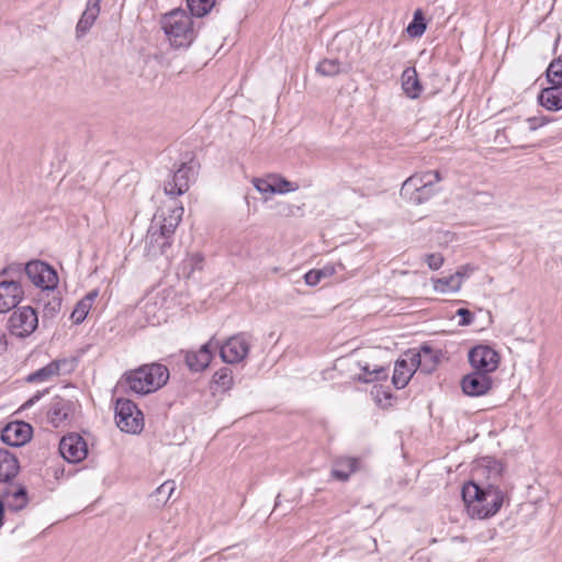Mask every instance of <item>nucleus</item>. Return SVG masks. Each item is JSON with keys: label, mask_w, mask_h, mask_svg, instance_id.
I'll list each match as a JSON object with an SVG mask.
<instances>
[{"label": "nucleus", "mask_w": 562, "mask_h": 562, "mask_svg": "<svg viewBox=\"0 0 562 562\" xmlns=\"http://www.w3.org/2000/svg\"><path fill=\"white\" fill-rule=\"evenodd\" d=\"M457 315L460 316V321H459L460 326H468L473 321V314L468 308H459L457 311Z\"/></svg>", "instance_id": "obj_47"}, {"label": "nucleus", "mask_w": 562, "mask_h": 562, "mask_svg": "<svg viewBox=\"0 0 562 562\" xmlns=\"http://www.w3.org/2000/svg\"><path fill=\"white\" fill-rule=\"evenodd\" d=\"M203 256L199 252L189 255L184 258L178 267V276L189 279L198 270L201 271L203 268Z\"/></svg>", "instance_id": "obj_28"}, {"label": "nucleus", "mask_w": 562, "mask_h": 562, "mask_svg": "<svg viewBox=\"0 0 562 562\" xmlns=\"http://www.w3.org/2000/svg\"><path fill=\"white\" fill-rule=\"evenodd\" d=\"M23 272H24V267H22V265L12 263L1 270L0 277L9 276L12 278L14 276H21Z\"/></svg>", "instance_id": "obj_46"}, {"label": "nucleus", "mask_w": 562, "mask_h": 562, "mask_svg": "<svg viewBox=\"0 0 562 562\" xmlns=\"http://www.w3.org/2000/svg\"><path fill=\"white\" fill-rule=\"evenodd\" d=\"M361 468V459L339 457L336 458L333 462L331 477L340 482H346L349 480L351 474L356 473L357 471H360Z\"/></svg>", "instance_id": "obj_19"}, {"label": "nucleus", "mask_w": 562, "mask_h": 562, "mask_svg": "<svg viewBox=\"0 0 562 562\" xmlns=\"http://www.w3.org/2000/svg\"><path fill=\"white\" fill-rule=\"evenodd\" d=\"M503 471L504 467L502 462L493 457H484L479 461V464L474 470V474L477 476H485L487 481L486 483H494L497 485Z\"/></svg>", "instance_id": "obj_22"}, {"label": "nucleus", "mask_w": 562, "mask_h": 562, "mask_svg": "<svg viewBox=\"0 0 562 562\" xmlns=\"http://www.w3.org/2000/svg\"><path fill=\"white\" fill-rule=\"evenodd\" d=\"M64 363H65V361L54 360V361L49 362L47 366L29 374L26 376V381L30 383H33V382H43V381L49 380L50 378L59 374L60 366Z\"/></svg>", "instance_id": "obj_30"}, {"label": "nucleus", "mask_w": 562, "mask_h": 562, "mask_svg": "<svg viewBox=\"0 0 562 562\" xmlns=\"http://www.w3.org/2000/svg\"><path fill=\"white\" fill-rule=\"evenodd\" d=\"M169 379V370L161 363L140 366L124 374L125 383L136 394L145 395L162 387Z\"/></svg>", "instance_id": "obj_4"}, {"label": "nucleus", "mask_w": 562, "mask_h": 562, "mask_svg": "<svg viewBox=\"0 0 562 562\" xmlns=\"http://www.w3.org/2000/svg\"><path fill=\"white\" fill-rule=\"evenodd\" d=\"M316 70L322 76L333 77L341 72H347L348 67L346 64L340 63L338 59L326 58L317 65Z\"/></svg>", "instance_id": "obj_32"}, {"label": "nucleus", "mask_w": 562, "mask_h": 562, "mask_svg": "<svg viewBox=\"0 0 562 562\" xmlns=\"http://www.w3.org/2000/svg\"><path fill=\"white\" fill-rule=\"evenodd\" d=\"M77 403L72 400L55 396L49 403L47 417L54 427H59L61 424L69 422L76 411Z\"/></svg>", "instance_id": "obj_13"}, {"label": "nucleus", "mask_w": 562, "mask_h": 562, "mask_svg": "<svg viewBox=\"0 0 562 562\" xmlns=\"http://www.w3.org/2000/svg\"><path fill=\"white\" fill-rule=\"evenodd\" d=\"M405 357L413 361V364L425 374H430L439 362V355L430 346L424 345L419 351H408Z\"/></svg>", "instance_id": "obj_17"}, {"label": "nucleus", "mask_w": 562, "mask_h": 562, "mask_svg": "<svg viewBox=\"0 0 562 562\" xmlns=\"http://www.w3.org/2000/svg\"><path fill=\"white\" fill-rule=\"evenodd\" d=\"M434 288L441 293L456 292L461 288V270L449 277L439 278L435 281Z\"/></svg>", "instance_id": "obj_31"}, {"label": "nucleus", "mask_w": 562, "mask_h": 562, "mask_svg": "<svg viewBox=\"0 0 562 562\" xmlns=\"http://www.w3.org/2000/svg\"><path fill=\"white\" fill-rule=\"evenodd\" d=\"M361 370L364 374L359 375L357 380L362 383H372L387 378L385 369L381 366L371 369L370 366L366 363L361 366Z\"/></svg>", "instance_id": "obj_34"}, {"label": "nucleus", "mask_w": 562, "mask_h": 562, "mask_svg": "<svg viewBox=\"0 0 562 562\" xmlns=\"http://www.w3.org/2000/svg\"><path fill=\"white\" fill-rule=\"evenodd\" d=\"M493 385V380L490 374L473 371L463 376L461 381V387L464 394L469 396H482L485 395Z\"/></svg>", "instance_id": "obj_15"}, {"label": "nucleus", "mask_w": 562, "mask_h": 562, "mask_svg": "<svg viewBox=\"0 0 562 562\" xmlns=\"http://www.w3.org/2000/svg\"><path fill=\"white\" fill-rule=\"evenodd\" d=\"M7 346H8V342H7L5 334L2 330H0V355L7 350Z\"/></svg>", "instance_id": "obj_49"}, {"label": "nucleus", "mask_w": 562, "mask_h": 562, "mask_svg": "<svg viewBox=\"0 0 562 562\" xmlns=\"http://www.w3.org/2000/svg\"><path fill=\"white\" fill-rule=\"evenodd\" d=\"M24 273L34 285L41 288V291L58 284V276L54 268L40 260L27 262L24 266Z\"/></svg>", "instance_id": "obj_8"}, {"label": "nucleus", "mask_w": 562, "mask_h": 562, "mask_svg": "<svg viewBox=\"0 0 562 562\" xmlns=\"http://www.w3.org/2000/svg\"><path fill=\"white\" fill-rule=\"evenodd\" d=\"M24 291L20 281L10 279L0 281V313H5L23 300Z\"/></svg>", "instance_id": "obj_14"}, {"label": "nucleus", "mask_w": 562, "mask_h": 562, "mask_svg": "<svg viewBox=\"0 0 562 562\" xmlns=\"http://www.w3.org/2000/svg\"><path fill=\"white\" fill-rule=\"evenodd\" d=\"M32 437V427L24 422L9 423L1 430V440L11 447H20Z\"/></svg>", "instance_id": "obj_16"}, {"label": "nucleus", "mask_w": 562, "mask_h": 562, "mask_svg": "<svg viewBox=\"0 0 562 562\" xmlns=\"http://www.w3.org/2000/svg\"><path fill=\"white\" fill-rule=\"evenodd\" d=\"M439 171H427L416 173L406 179L401 188V196L408 200L412 195L415 196L419 189L425 184L437 183L440 181Z\"/></svg>", "instance_id": "obj_18"}, {"label": "nucleus", "mask_w": 562, "mask_h": 562, "mask_svg": "<svg viewBox=\"0 0 562 562\" xmlns=\"http://www.w3.org/2000/svg\"><path fill=\"white\" fill-rule=\"evenodd\" d=\"M426 31V23L420 10L414 13L413 21L407 26V33L412 37H419Z\"/></svg>", "instance_id": "obj_37"}, {"label": "nucleus", "mask_w": 562, "mask_h": 562, "mask_svg": "<svg viewBox=\"0 0 562 562\" xmlns=\"http://www.w3.org/2000/svg\"><path fill=\"white\" fill-rule=\"evenodd\" d=\"M469 362L475 371L492 373L499 364V355L491 347L479 345L469 351Z\"/></svg>", "instance_id": "obj_10"}, {"label": "nucleus", "mask_w": 562, "mask_h": 562, "mask_svg": "<svg viewBox=\"0 0 562 562\" xmlns=\"http://www.w3.org/2000/svg\"><path fill=\"white\" fill-rule=\"evenodd\" d=\"M461 495L469 515L477 519L495 515L504 501L503 491L494 483L477 484L469 481L462 486Z\"/></svg>", "instance_id": "obj_2"}, {"label": "nucleus", "mask_w": 562, "mask_h": 562, "mask_svg": "<svg viewBox=\"0 0 562 562\" xmlns=\"http://www.w3.org/2000/svg\"><path fill=\"white\" fill-rule=\"evenodd\" d=\"M434 184L435 183L425 184V187L423 189H419V191L416 193L415 196L412 195L408 199V201H411L415 204H420V203L427 201L435 193Z\"/></svg>", "instance_id": "obj_42"}, {"label": "nucleus", "mask_w": 562, "mask_h": 562, "mask_svg": "<svg viewBox=\"0 0 562 562\" xmlns=\"http://www.w3.org/2000/svg\"><path fill=\"white\" fill-rule=\"evenodd\" d=\"M551 121H552V119H549L547 116H541V117H529L526 122L528 123V130L530 132H533L537 128H539L540 126H543V125L550 123Z\"/></svg>", "instance_id": "obj_45"}, {"label": "nucleus", "mask_w": 562, "mask_h": 562, "mask_svg": "<svg viewBox=\"0 0 562 562\" xmlns=\"http://www.w3.org/2000/svg\"><path fill=\"white\" fill-rule=\"evenodd\" d=\"M59 452L69 463L80 462L87 457V442L78 434H68L60 439Z\"/></svg>", "instance_id": "obj_12"}, {"label": "nucleus", "mask_w": 562, "mask_h": 562, "mask_svg": "<svg viewBox=\"0 0 562 562\" xmlns=\"http://www.w3.org/2000/svg\"><path fill=\"white\" fill-rule=\"evenodd\" d=\"M38 326V316L31 306L18 307L8 319V329L18 338L29 337Z\"/></svg>", "instance_id": "obj_6"}, {"label": "nucleus", "mask_w": 562, "mask_h": 562, "mask_svg": "<svg viewBox=\"0 0 562 562\" xmlns=\"http://www.w3.org/2000/svg\"><path fill=\"white\" fill-rule=\"evenodd\" d=\"M254 187L261 193H272L274 194V187L272 183V177L268 179L255 178L252 180Z\"/></svg>", "instance_id": "obj_43"}, {"label": "nucleus", "mask_w": 562, "mask_h": 562, "mask_svg": "<svg viewBox=\"0 0 562 562\" xmlns=\"http://www.w3.org/2000/svg\"><path fill=\"white\" fill-rule=\"evenodd\" d=\"M19 470L20 465L16 457L9 450L0 448V483H11Z\"/></svg>", "instance_id": "obj_24"}, {"label": "nucleus", "mask_w": 562, "mask_h": 562, "mask_svg": "<svg viewBox=\"0 0 562 562\" xmlns=\"http://www.w3.org/2000/svg\"><path fill=\"white\" fill-rule=\"evenodd\" d=\"M215 347H218L216 344ZM249 340L246 334L240 333L228 338L220 346V355L226 363H238L243 361L249 352Z\"/></svg>", "instance_id": "obj_9"}, {"label": "nucleus", "mask_w": 562, "mask_h": 562, "mask_svg": "<svg viewBox=\"0 0 562 562\" xmlns=\"http://www.w3.org/2000/svg\"><path fill=\"white\" fill-rule=\"evenodd\" d=\"M194 176V166L191 162H182L179 168L166 179L164 191L170 198L184 194L190 188V181Z\"/></svg>", "instance_id": "obj_7"}, {"label": "nucleus", "mask_w": 562, "mask_h": 562, "mask_svg": "<svg viewBox=\"0 0 562 562\" xmlns=\"http://www.w3.org/2000/svg\"><path fill=\"white\" fill-rule=\"evenodd\" d=\"M212 383L216 386V391H229L234 385V376L232 369L223 367L218 369L212 378Z\"/></svg>", "instance_id": "obj_33"}, {"label": "nucleus", "mask_w": 562, "mask_h": 562, "mask_svg": "<svg viewBox=\"0 0 562 562\" xmlns=\"http://www.w3.org/2000/svg\"><path fill=\"white\" fill-rule=\"evenodd\" d=\"M0 501L4 513H18L29 504L27 491L23 485L7 483L0 488Z\"/></svg>", "instance_id": "obj_11"}, {"label": "nucleus", "mask_w": 562, "mask_h": 562, "mask_svg": "<svg viewBox=\"0 0 562 562\" xmlns=\"http://www.w3.org/2000/svg\"><path fill=\"white\" fill-rule=\"evenodd\" d=\"M115 423L124 432L138 434L143 430V413L127 398H117L115 403Z\"/></svg>", "instance_id": "obj_5"}, {"label": "nucleus", "mask_w": 562, "mask_h": 562, "mask_svg": "<svg viewBox=\"0 0 562 562\" xmlns=\"http://www.w3.org/2000/svg\"><path fill=\"white\" fill-rule=\"evenodd\" d=\"M547 78L550 83H562V55L551 61L547 69Z\"/></svg>", "instance_id": "obj_38"}, {"label": "nucleus", "mask_w": 562, "mask_h": 562, "mask_svg": "<svg viewBox=\"0 0 562 562\" xmlns=\"http://www.w3.org/2000/svg\"><path fill=\"white\" fill-rule=\"evenodd\" d=\"M102 0H88L86 10L81 14L77 25H76V36L81 37L90 29L93 26L95 20L98 19L101 8L100 3Z\"/></svg>", "instance_id": "obj_23"}, {"label": "nucleus", "mask_w": 562, "mask_h": 562, "mask_svg": "<svg viewBox=\"0 0 562 562\" xmlns=\"http://www.w3.org/2000/svg\"><path fill=\"white\" fill-rule=\"evenodd\" d=\"M160 26L175 48H188L196 37L192 15L184 9H173L160 19Z\"/></svg>", "instance_id": "obj_3"}, {"label": "nucleus", "mask_w": 562, "mask_h": 562, "mask_svg": "<svg viewBox=\"0 0 562 562\" xmlns=\"http://www.w3.org/2000/svg\"><path fill=\"white\" fill-rule=\"evenodd\" d=\"M333 272H334L333 268H326L325 267V268L319 269V270H311V271H308L304 276V279H305L306 284H308V285H316L322 280V278L328 277Z\"/></svg>", "instance_id": "obj_40"}, {"label": "nucleus", "mask_w": 562, "mask_h": 562, "mask_svg": "<svg viewBox=\"0 0 562 562\" xmlns=\"http://www.w3.org/2000/svg\"><path fill=\"white\" fill-rule=\"evenodd\" d=\"M48 390H44V391H38L36 392L32 397H30L23 405H22V408H29L31 406H33L36 402H38L42 396L47 393Z\"/></svg>", "instance_id": "obj_48"}, {"label": "nucleus", "mask_w": 562, "mask_h": 562, "mask_svg": "<svg viewBox=\"0 0 562 562\" xmlns=\"http://www.w3.org/2000/svg\"><path fill=\"white\" fill-rule=\"evenodd\" d=\"M460 270H461V279H462L467 276V270L464 267H462Z\"/></svg>", "instance_id": "obj_50"}, {"label": "nucleus", "mask_w": 562, "mask_h": 562, "mask_svg": "<svg viewBox=\"0 0 562 562\" xmlns=\"http://www.w3.org/2000/svg\"><path fill=\"white\" fill-rule=\"evenodd\" d=\"M272 183L274 187V194H284L299 189L297 183L291 182L282 177L272 176Z\"/></svg>", "instance_id": "obj_39"}, {"label": "nucleus", "mask_w": 562, "mask_h": 562, "mask_svg": "<svg viewBox=\"0 0 562 562\" xmlns=\"http://www.w3.org/2000/svg\"><path fill=\"white\" fill-rule=\"evenodd\" d=\"M215 0H187L190 14L202 18L213 8Z\"/></svg>", "instance_id": "obj_35"}, {"label": "nucleus", "mask_w": 562, "mask_h": 562, "mask_svg": "<svg viewBox=\"0 0 562 562\" xmlns=\"http://www.w3.org/2000/svg\"><path fill=\"white\" fill-rule=\"evenodd\" d=\"M525 130V125L520 122L512 123L508 126L504 128V133L506 134V137H509V142L514 143L516 147H526L525 145L517 144V133Z\"/></svg>", "instance_id": "obj_41"}, {"label": "nucleus", "mask_w": 562, "mask_h": 562, "mask_svg": "<svg viewBox=\"0 0 562 562\" xmlns=\"http://www.w3.org/2000/svg\"><path fill=\"white\" fill-rule=\"evenodd\" d=\"M551 85V87L541 90L538 99L547 110L558 111L562 109V83Z\"/></svg>", "instance_id": "obj_26"}, {"label": "nucleus", "mask_w": 562, "mask_h": 562, "mask_svg": "<svg viewBox=\"0 0 562 562\" xmlns=\"http://www.w3.org/2000/svg\"><path fill=\"white\" fill-rule=\"evenodd\" d=\"M183 207L176 201L167 207L158 209L144 240V252L148 258L166 255L171 247L176 228L181 222Z\"/></svg>", "instance_id": "obj_1"}, {"label": "nucleus", "mask_w": 562, "mask_h": 562, "mask_svg": "<svg viewBox=\"0 0 562 562\" xmlns=\"http://www.w3.org/2000/svg\"><path fill=\"white\" fill-rule=\"evenodd\" d=\"M97 296H98V291L93 290V291L89 292L87 295H85L76 304V307L74 308V311L71 313V319L75 324H80L86 319Z\"/></svg>", "instance_id": "obj_29"}, {"label": "nucleus", "mask_w": 562, "mask_h": 562, "mask_svg": "<svg viewBox=\"0 0 562 562\" xmlns=\"http://www.w3.org/2000/svg\"><path fill=\"white\" fill-rule=\"evenodd\" d=\"M176 484L173 481H167L162 483L156 491L150 495L151 498H156L157 506L165 505L175 492Z\"/></svg>", "instance_id": "obj_36"}, {"label": "nucleus", "mask_w": 562, "mask_h": 562, "mask_svg": "<svg viewBox=\"0 0 562 562\" xmlns=\"http://www.w3.org/2000/svg\"><path fill=\"white\" fill-rule=\"evenodd\" d=\"M212 346L213 339L204 344L198 351H188L186 353V363L191 371L200 372L209 367L213 358Z\"/></svg>", "instance_id": "obj_21"}, {"label": "nucleus", "mask_w": 562, "mask_h": 562, "mask_svg": "<svg viewBox=\"0 0 562 562\" xmlns=\"http://www.w3.org/2000/svg\"><path fill=\"white\" fill-rule=\"evenodd\" d=\"M416 370L417 368L413 364V361L409 360V358L405 357L403 359H398L395 362L394 373L392 376L394 386L398 390L405 387Z\"/></svg>", "instance_id": "obj_25"}, {"label": "nucleus", "mask_w": 562, "mask_h": 562, "mask_svg": "<svg viewBox=\"0 0 562 562\" xmlns=\"http://www.w3.org/2000/svg\"><path fill=\"white\" fill-rule=\"evenodd\" d=\"M402 88L405 94L411 99L419 97L423 88L417 78L415 68H406L402 74Z\"/></svg>", "instance_id": "obj_27"}, {"label": "nucleus", "mask_w": 562, "mask_h": 562, "mask_svg": "<svg viewBox=\"0 0 562 562\" xmlns=\"http://www.w3.org/2000/svg\"><path fill=\"white\" fill-rule=\"evenodd\" d=\"M425 262L431 270H438L443 265V257L439 252L428 254L425 256Z\"/></svg>", "instance_id": "obj_44"}, {"label": "nucleus", "mask_w": 562, "mask_h": 562, "mask_svg": "<svg viewBox=\"0 0 562 562\" xmlns=\"http://www.w3.org/2000/svg\"><path fill=\"white\" fill-rule=\"evenodd\" d=\"M56 288L48 286L38 293L37 301L43 306L44 318L55 317L61 308V295Z\"/></svg>", "instance_id": "obj_20"}]
</instances>
